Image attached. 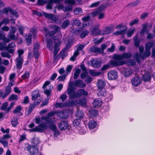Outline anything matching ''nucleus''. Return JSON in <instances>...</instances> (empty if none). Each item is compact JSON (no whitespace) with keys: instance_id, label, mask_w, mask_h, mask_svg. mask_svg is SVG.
I'll return each mask as SVG.
<instances>
[{"instance_id":"3c124183","label":"nucleus","mask_w":155,"mask_h":155,"mask_svg":"<svg viewBox=\"0 0 155 155\" xmlns=\"http://www.w3.org/2000/svg\"><path fill=\"white\" fill-rule=\"evenodd\" d=\"M90 74L93 76H96L100 75L101 74V72L99 71H92L90 72Z\"/></svg>"},{"instance_id":"412c9836","label":"nucleus","mask_w":155,"mask_h":155,"mask_svg":"<svg viewBox=\"0 0 155 155\" xmlns=\"http://www.w3.org/2000/svg\"><path fill=\"white\" fill-rule=\"evenodd\" d=\"M97 124V122L95 121L92 120L89 121L87 125L89 129H93L96 127Z\"/></svg>"},{"instance_id":"72a5a7b5","label":"nucleus","mask_w":155,"mask_h":155,"mask_svg":"<svg viewBox=\"0 0 155 155\" xmlns=\"http://www.w3.org/2000/svg\"><path fill=\"white\" fill-rule=\"evenodd\" d=\"M63 50H61L58 54V55L61 57L62 60L64 59L68 55V53Z\"/></svg>"},{"instance_id":"6e6d98bb","label":"nucleus","mask_w":155,"mask_h":155,"mask_svg":"<svg viewBox=\"0 0 155 155\" xmlns=\"http://www.w3.org/2000/svg\"><path fill=\"white\" fill-rule=\"evenodd\" d=\"M140 44V41L138 38H136L134 40V45L136 47H139Z\"/></svg>"},{"instance_id":"f257e3e1","label":"nucleus","mask_w":155,"mask_h":155,"mask_svg":"<svg viewBox=\"0 0 155 155\" xmlns=\"http://www.w3.org/2000/svg\"><path fill=\"white\" fill-rule=\"evenodd\" d=\"M132 54L130 53H124L121 54H115L113 56L114 60H111L110 63L113 67L123 65L126 63V62L123 60L132 57Z\"/></svg>"},{"instance_id":"79ce46f5","label":"nucleus","mask_w":155,"mask_h":155,"mask_svg":"<svg viewBox=\"0 0 155 155\" xmlns=\"http://www.w3.org/2000/svg\"><path fill=\"white\" fill-rule=\"evenodd\" d=\"M30 77V73L28 71H26L21 76L22 80H21L22 81L24 79L25 80L29 78Z\"/></svg>"},{"instance_id":"4468645a","label":"nucleus","mask_w":155,"mask_h":155,"mask_svg":"<svg viewBox=\"0 0 155 155\" xmlns=\"http://www.w3.org/2000/svg\"><path fill=\"white\" fill-rule=\"evenodd\" d=\"M16 68L17 69L20 70L22 67L23 60L22 58H16Z\"/></svg>"},{"instance_id":"aec40b11","label":"nucleus","mask_w":155,"mask_h":155,"mask_svg":"<svg viewBox=\"0 0 155 155\" xmlns=\"http://www.w3.org/2000/svg\"><path fill=\"white\" fill-rule=\"evenodd\" d=\"M58 114L59 117L61 118L66 119L68 117V113L64 110L59 111L58 112Z\"/></svg>"},{"instance_id":"1a4fd4ad","label":"nucleus","mask_w":155,"mask_h":155,"mask_svg":"<svg viewBox=\"0 0 155 155\" xmlns=\"http://www.w3.org/2000/svg\"><path fill=\"white\" fill-rule=\"evenodd\" d=\"M58 127L60 130H66L69 127V124L66 121H61L59 123Z\"/></svg>"},{"instance_id":"e433bc0d","label":"nucleus","mask_w":155,"mask_h":155,"mask_svg":"<svg viewBox=\"0 0 155 155\" xmlns=\"http://www.w3.org/2000/svg\"><path fill=\"white\" fill-rule=\"evenodd\" d=\"M18 118L17 117H13V120L11 121V124L13 127H16L17 125L18 124Z\"/></svg>"},{"instance_id":"a18cd8bd","label":"nucleus","mask_w":155,"mask_h":155,"mask_svg":"<svg viewBox=\"0 0 155 155\" xmlns=\"http://www.w3.org/2000/svg\"><path fill=\"white\" fill-rule=\"evenodd\" d=\"M81 70L78 68H77L74 74V78L75 79L78 78V76L80 73Z\"/></svg>"},{"instance_id":"9b49d317","label":"nucleus","mask_w":155,"mask_h":155,"mask_svg":"<svg viewBox=\"0 0 155 155\" xmlns=\"http://www.w3.org/2000/svg\"><path fill=\"white\" fill-rule=\"evenodd\" d=\"M142 82L141 79L138 76H136L131 79V83L132 85L135 87L140 85Z\"/></svg>"},{"instance_id":"5701e85b","label":"nucleus","mask_w":155,"mask_h":155,"mask_svg":"<svg viewBox=\"0 0 155 155\" xmlns=\"http://www.w3.org/2000/svg\"><path fill=\"white\" fill-rule=\"evenodd\" d=\"M11 91V87L10 86H6L5 93L2 97V98L4 99L10 93Z\"/></svg>"},{"instance_id":"e2e57ef3","label":"nucleus","mask_w":155,"mask_h":155,"mask_svg":"<svg viewBox=\"0 0 155 155\" xmlns=\"http://www.w3.org/2000/svg\"><path fill=\"white\" fill-rule=\"evenodd\" d=\"M110 67V65L108 64H106L104 65L101 68V71H104L108 68H109Z\"/></svg>"},{"instance_id":"7ed1b4c3","label":"nucleus","mask_w":155,"mask_h":155,"mask_svg":"<svg viewBox=\"0 0 155 155\" xmlns=\"http://www.w3.org/2000/svg\"><path fill=\"white\" fill-rule=\"evenodd\" d=\"M53 39L54 44L53 51V57L54 58H55L60 50L59 47L61 44V41L60 39H59L58 37L56 36L54 37L53 38Z\"/></svg>"},{"instance_id":"c85d7f7f","label":"nucleus","mask_w":155,"mask_h":155,"mask_svg":"<svg viewBox=\"0 0 155 155\" xmlns=\"http://www.w3.org/2000/svg\"><path fill=\"white\" fill-rule=\"evenodd\" d=\"M99 25H97L96 27L94 28L92 30V32L95 34L102 35V31L99 29Z\"/></svg>"},{"instance_id":"13d9d810","label":"nucleus","mask_w":155,"mask_h":155,"mask_svg":"<svg viewBox=\"0 0 155 155\" xmlns=\"http://www.w3.org/2000/svg\"><path fill=\"white\" fill-rule=\"evenodd\" d=\"M115 49V46L114 43H112L111 47L107 49V51L109 52H113Z\"/></svg>"},{"instance_id":"0e129e2a","label":"nucleus","mask_w":155,"mask_h":155,"mask_svg":"<svg viewBox=\"0 0 155 155\" xmlns=\"http://www.w3.org/2000/svg\"><path fill=\"white\" fill-rule=\"evenodd\" d=\"M18 30L20 34L22 35L23 34L24 28L21 26H19L18 27Z\"/></svg>"},{"instance_id":"5fc2aeb1","label":"nucleus","mask_w":155,"mask_h":155,"mask_svg":"<svg viewBox=\"0 0 155 155\" xmlns=\"http://www.w3.org/2000/svg\"><path fill=\"white\" fill-rule=\"evenodd\" d=\"M53 5V3L50 0H49L48 3L46 6V8L47 9H51L52 6Z\"/></svg>"},{"instance_id":"ea45409f","label":"nucleus","mask_w":155,"mask_h":155,"mask_svg":"<svg viewBox=\"0 0 155 155\" xmlns=\"http://www.w3.org/2000/svg\"><path fill=\"white\" fill-rule=\"evenodd\" d=\"M73 123L74 127H80L81 123V120L79 119H76L74 120Z\"/></svg>"},{"instance_id":"774afa93","label":"nucleus","mask_w":155,"mask_h":155,"mask_svg":"<svg viewBox=\"0 0 155 155\" xmlns=\"http://www.w3.org/2000/svg\"><path fill=\"white\" fill-rule=\"evenodd\" d=\"M73 66L71 65H69L67 67L66 70V72L68 73L71 72Z\"/></svg>"},{"instance_id":"49530a36","label":"nucleus","mask_w":155,"mask_h":155,"mask_svg":"<svg viewBox=\"0 0 155 155\" xmlns=\"http://www.w3.org/2000/svg\"><path fill=\"white\" fill-rule=\"evenodd\" d=\"M44 15L45 17L48 19H53V18L54 15L51 14L44 13Z\"/></svg>"},{"instance_id":"09e8293b","label":"nucleus","mask_w":155,"mask_h":155,"mask_svg":"<svg viewBox=\"0 0 155 155\" xmlns=\"http://www.w3.org/2000/svg\"><path fill=\"white\" fill-rule=\"evenodd\" d=\"M18 99L17 96L15 94H12L9 97L8 100L9 101L12 100L17 101Z\"/></svg>"},{"instance_id":"f3484780","label":"nucleus","mask_w":155,"mask_h":155,"mask_svg":"<svg viewBox=\"0 0 155 155\" xmlns=\"http://www.w3.org/2000/svg\"><path fill=\"white\" fill-rule=\"evenodd\" d=\"M15 46V44L14 42H12L9 43L6 47V50L10 54H12L14 50L12 49Z\"/></svg>"},{"instance_id":"39448f33","label":"nucleus","mask_w":155,"mask_h":155,"mask_svg":"<svg viewBox=\"0 0 155 155\" xmlns=\"http://www.w3.org/2000/svg\"><path fill=\"white\" fill-rule=\"evenodd\" d=\"M108 79L110 80H115L118 78L117 72L115 70H110L107 74Z\"/></svg>"},{"instance_id":"f03ea898","label":"nucleus","mask_w":155,"mask_h":155,"mask_svg":"<svg viewBox=\"0 0 155 155\" xmlns=\"http://www.w3.org/2000/svg\"><path fill=\"white\" fill-rule=\"evenodd\" d=\"M75 88L72 85H71L67 89V94L68 95L70 99H74L78 98L82 96H87L88 95V92L84 89H81L78 91V92H76Z\"/></svg>"},{"instance_id":"4c0bfd02","label":"nucleus","mask_w":155,"mask_h":155,"mask_svg":"<svg viewBox=\"0 0 155 155\" xmlns=\"http://www.w3.org/2000/svg\"><path fill=\"white\" fill-rule=\"evenodd\" d=\"M132 74L131 70L130 69H125L124 71V76L125 77H127L130 75Z\"/></svg>"},{"instance_id":"ddd939ff","label":"nucleus","mask_w":155,"mask_h":155,"mask_svg":"<svg viewBox=\"0 0 155 155\" xmlns=\"http://www.w3.org/2000/svg\"><path fill=\"white\" fill-rule=\"evenodd\" d=\"M152 74L149 72H147L142 77L143 79L145 82H150Z\"/></svg>"},{"instance_id":"37998d69","label":"nucleus","mask_w":155,"mask_h":155,"mask_svg":"<svg viewBox=\"0 0 155 155\" xmlns=\"http://www.w3.org/2000/svg\"><path fill=\"white\" fill-rule=\"evenodd\" d=\"M89 112L90 115L92 117L96 116L97 114V110L95 109L90 110Z\"/></svg>"},{"instance_id":"6e6552de","label":"nucleus","mask_w":155,"mask_h":155,"mask_svg":"<svg viewBox=\"0 0 155 155\" xmlns=\"http://www.w3.org/2000/svg\"><path fill=\"white\" fill-rule=\"evenodd\" d=\"M28 151L30 153H32V154L37 153L38 152V150L36 146L35 145L31 146L30 144L28 143L26 147Z\"/></svg>"},{"instance_id":"680f3d73","label":"nucleus","mask_w":155,"mask_h":155,"mask_svg":"<svg viewBox=\"0 0 155 155\" xmlns=\"http://www.w3.org/2000/svg\"><path fill=\"white\" fill-rule=\"evenodd\" d=\"M66 75L64 74L62 75L59 76L58 78V81H64L65 79Z\"/></svg>"},{"instance_id":"58836bf2","label":"nucleus","mask_w":155,"mask_h":155,"mask_svg":"<svg viewBox=\"0 0 155 155\" xmlns=\"http://www.w3.org/2000/svg\"><path fill=\"white\" fill-rule=\"evenodd\" d=\"M91 51L94 53H98L100 52V49L98 47L95 46L91 47L90 48Z\"/></svg>"},{"instance_id":"c9c22d12","label":"nucleus","mask_w":155,"mask_h":155,"mask_svg":"<svg viewBox=\"0 0 155 155\" xmlns=\"http://www.w3.org/2000/svg\"><path fill=\"white\" fill-rule=\"evenodd\" d=\"M154 45L152 42H148L145 45V49L150 50L151 48Z\"/></svg>"},{"instance_id":"c03bdc74","label":"nucleus","mask_w":155,"mask_h":155,"mask_svg":"<svg viewBox=\"0 0 155 155\" xmlns=\"http://www.w3.org/2000/svg\"><path fill=\"white\" fill-rule=\"evenodd\" d=\"M70 24V21L69 20H65L63 22L61 28L63 29H65Z\"/></svg>"},{"instance_id":"de8ad7c7","label":"nucleus","mask_w":155,"mask_h":155,"mask_svg":"<svg viewBox=\"0 0 155 155\" xmlns=\"http://www.w3.org/2000/svg\"><path fill=\"white\" fill-rule=\"evenodd\" d=\"M89 31L86 30L83 31L80 35V37L82 38H84L89 34Z\"/></svg>"},{"instance_id":"f704fd0d","label":"nucleus","mask_w":155,"mask_h":155,"mask_svg":"<svg viewBox=\"0 0 155 155\" xmlns=\"http://www.w3.org/2000/svg\"><path fill=\"white\" fill-rule=\"evenodd\" d=\"M84 114L81 111H78L76 114V116L78 119L81 120L83 118L84 116Z\"/></svg>"},{"instance_id":"9d476101","label":"nucleus","mask_w":155,"mask_h":155,"mask_svg":"<svg viewBox=\"0 0 155 155\" xmlns=\"http://www.w3.org/2000/svg\"><path fill=\"white\" fill-rule=\"evenodd\" d=\"M39 48V44L38 43L35 44L33 48V54L35 59L38 60L39 58L38 49Z\"/></svg>"},{"instance_id":"473e14b6","label":"nucleus","mask_w":155,"mask_h":155,"mask_svg":"<svg viewBox=\"0 0 155 155\" xmlns=\"http://www.w3.org/2000/svg\"><path fill=\"white\" fill-rule=\"evenodd\" d=\"M8 104L7 102H5L2 104L1 106L0 109L2 110H4L6 113H8L9 112L8 111L7 106H8Z\"/></svg>"},{"instance_id":"b1692460","label":"nucleus","mask_w":155,"mask_h":155,"mask_svg":"<svg viewBox=\"0 0 155 155\" xmlns=\"http://www.w3.org/2000/svg\"><path fill=\"white\" fill-rule=\"evenodd\" d=\"M46 47L48 49L52 51L53 49V44L52 41L50 39L47 40Z\"/></svg>"},{"instance_id":"7c9ffc66","label":"nucleus","mask_w":155,"mask_h":155,"mask_svg":"<svg viewBox=\"0 0 155 155\" xmlns=\"http://www.w3.org/2000/svg\"><path fill=\"white\" fill-rule=\"evenodd\" d=\"M126 29L127 28H125L123 29L122 30L121 29L120 31H117L114 32L113 34L116 36L119 35H124L125 34Z\"/></svg>"},{"instance_id":"2f4dec72","label":"nucleus","mask_w":155,"mask_h":155,"mask_svg":"<svg viewBox=\"0 0 155 155\" xmlns=\"http://www.w3.org/2000/svg\"><path fill=\"white\" fill-rule=\"evenodd\" d=\"M112 32V29L110 27H107L103 29V32L102 35H106L110 34Z\"/></svg>"},{"instance_id":"bf43d9fd","label":"nucleus","mask_w":155,"mask_h":155,"mask_svg":"<svg viewBox=\"0 0 155 155\" xmlns=\"http://www.w3.org/2000/svg\"><path fill=\"white\" fill-rule=\"evenodd\" d=\"M2 56L3 57H6L9 58L11 57V55L8 53L6 52H2L1 53Z\"/></svg>"},{"instance_id":"a878e982","label":"nucleus","mask_w":155,"mask_h":155,"mask_svg":"<svg viewBox=\"0 0 155 155\" xmlns=\"http://www.w3.org/2000/svg\"><path fill=\"white\" fill-rule=\"evenodd\" d=\"M36 106L35 101L33 103L31 104L29 106L28 110L27 112V115H29Z\"/></svg>"},{"instance_id":"cd10ccee","label":"nucleus","mask_w":155,"mask_h":155,"mask_svg":"<svg viewBox=\"0 0 155 155\" xmlns=\"http://www.w3.org/2000/svg\"><path fill=\"white\" fill-rule=\"evenodd\" d=\"M91 64L94 67L98 68L100 67L101 62L97 59H94L92 61Z\"/></svg>"},{"instance_id":"423d86ee","label":"nucleus","mask_w":155,"mask_h":155,"mask_svg":"<svg viewBox=\"0 0 155 155\" xmlns=\"http://www.w3.org/2000/svg\"><path fill=\"white\" fill-rule=\"evenodd\" d=\"M47 124L46 122H42L39 125L38 127H36L32 130V131L42 132L45 130H46L48 128Z\"/></svg>"},{"instance_id":"69168bd1","label":"nucleus","mask_w":155,"mask_h":155,"mask_svg":"<svg viewBox=\"0 0 155 155\" xmlns=\"http://www.w3.org/2000/svg\"><path fill=\"white\" fill-rule=\"evenodd\" d=\"M74 12L75 14L78 15L82 12V10L81 8H77L74 10Z\"/></svg>"},{"instance_id":"20e7f679","label":"nucleus","mask_w":155,"mask_h":155,"mask_svg":"<svg viewBox=\"0 0 155 155\" xmlns=\"http://www.w3.org/2000/svg\"><path fill=\"white\" fill-rule=\"evenodd\" d=\"M10 12L11 16L13 17L17 18L18 17V13L15 10L11 8L10 7L5 8L0 12V17L3 14H7L8 12Z\"/></svg>"},{"instance_id":"bb28decb","label":"nucleus","mask_w":155,"mask_h":155,"mask_svg":"<svg viewBox=\"0 0 155 155\" xmlns=\"http://www.w3.org/2000/svg\"><path fill=\"white\" fill-rule=\"evenodd\" d=\"M98 92L97 93V95L101 97H105L106 95L107 91L105 89H97Z\"/></svg>"},{"instance_id":"a19ab883","label":"nucleus","mask_w":155,"mask_h":155,"mask_svg":"<svg viewBox=\"0 0 155 155\" xmlns=\"http://www.w3.org/2000/svg\"><path fill=\"white\" fill-rule=\"evenodd\" d=\"M77 105V99L75 100H71L69 101L68 103L66 104L67 106L72 107L74 105Z\"/></svg>"},{"instance_id":"f8f14e48","label":"nucleus","mask_w":155,"mask_h":155,"mask_svg":"<svg viewBox=\"0 0 155 155\" xmlns=\"http://www.w3.org/2000/svg\"><path fill=\"white\" fill-rule=\"evenodd\" d=\"M102 104V100L99 98L95 99L93 102V104L94 107L98 108L100 107Z\"/></svg>"},{"instance_id":"6ab92c4d","label":"nucleus","mask_w":155,"mask_h":155,"mask_svg":"<svg viewBox=\"0 0 155 155\" xmlns=\"http://www.w3.org/2000/svg\"><path fill=\"white\" fill-rule=\"evenodd\" d=\"M106 85V83L104 81L99 80L97 82V89H105L104 87Z\"/></svg>"},{"instance_id":"4be33fe9","label":"nucleus","mask_w":155,"mask_h":155,"mask_svg":"<svg viewBox=\"0 0 155 155\" xmlns=\"http://www.w3.org/2000/svg\"><path fill=\"white\" fill-rule=\"evenodd\" d=\"M31 96L32 100L33 101H35L38 98L40 97V95L39 94L38 91H34L32 93Z\"/></svg>"},{"instance_id":"2eb2a0df","label":"nucleus","mask_w":155,"mask_h":155,"mask_svg":"<svg viewBox=\"0 0 155 155\" xmlns=\"http://www.w3.org/2000/svg\"><path fill=\"white\" fill-rule=\"evenodd\" d=\"M74 85L76 87L83 88L86 86V84L83 81L81 80H78L75 81Z\"/></svg>"},{"instance_id":"a211bd4d","label":"nucleus","mask_w":155,"mask_h":155,"mask_svg":"<svg viewBox=\"0 0 155 155\" xmlns=\"http://www.w3.org/2000/svg\"><path fill=\"white\" fill-rule=\"evenodd\" d=\"M77 105L79 104L82 107H87V101L86 98L84 97L82 99H77Z\"/></svg>"},{"instance_id":"052dcab7","label":"nucleus","mask_w":155,"mask_h":155,"mask_svg":"<svg viewBox=\"0 0 155 155\" xmlns=\"http://www.w3.org/2000/svg\"><path fill=\"white\" fill-rule=\"evenodd\" d=\"M52 27L53 28V30L56 33L58 32L59 31V27L57 25H52Z\"/></svg>"},{"instance_id":"338daca9","label":"nucleus","mask_w":155,"mask_h":155,"mask_svg":"<svg viewBox=\"0 0 155 155\" xmlns=\"http://www.w3.org/2000/svg\"><path fill=\"white\" fill-rule=\"evenodd\" d=\"M18 58H22L21 55L24 53V51L23 50H18Z\"/></svg>"},{"instance_id":"8fccbe9b","label":"nucleus","mask_w":155,"mask_h":155,"mask_svg":"<svg viewBox=\"0 0 155 155\" xmlns=\"http://www.w3.org/2000/svg\"><path fill=\"white\" fill-rule=\"evenodd\" d=\"M22 110L21 107L20 105H18L13 110V112L14 114L17 113H19Z\"/></svg>"},{"instance_id":"603ef678","label":"nucleus","mask_w":155,"mask_h":155,"mask_svg":"<svg viewBox=\"0 0 155 155\" xmlns=\"http://www.w3.org/2000/svg\"><path fill=\"white\" fill-rule=\"evenodd\" d=\"M3 140L0 138V143L3 145L4 147H7L8 145V141L5 140Z\"/></svg>"},{"instance_id":"393cba45","label":"nucleus","mask_w":155,"mask_h":155,"mask_svg":"<svg viewBox=\"0 0 155 155\" xmlns=\"http://www.w3.org/2000/svg\"><path fill=\"white\" fill-rule=\"evenodd\" d=\"M150 54V50L145 49V51L141 56V58L143 60H144L146 58L149 57Z\"/></svg>"},{"instance_id":"dca6fc26","label":"nucleus","mask_w":155,"mask_h":155,"mask_svg":"<svg viewBox=\"0 0 155 155\" xmlns=\"http://www.w3.org/2000/svg\"><path fill=\"white\" fill-rule=\"evenodd\" d=\"M15 28L13 26H12L8 34L9 37L10 39H15Z\"/></svg>"},{"instance_id":"0eeeda50","label":"nucleus","mask_w":155,"mask_h":155,"mask_svg":"<svg viewBox=\"0 0 155 155\" xmlns=\"http://www.w3.org/2000/svg\"><path fill=\"white\" fill-rule=\"evenodd\" d=\"M41 119L45 120L46 122L49 124V128L51 130L54 131L57 130V127L56 125L53 123L51 120L48 117H42Z\"/></svg>"},{"instance_id":"c756f323","label":"nucleus","mask_w":155,"mask_h":155,"mask_svg":"<svg viewBox=\"0 0 155 155\" xmlns=\"http://www.w3.org/2000/svg\"><path fill=\"white\" fill-rule=\"evenodd\" d=\"M39 139L37 137H33L31 140V143L32 145L37 146L40 143Z\"/></svg>"},{"instance_id":"864d4df0","label":"nucleus","mask_w":155,"mask_h":155,"mask_svg":"<svg viewBox=\"0 0 155 155\" xmlns=\"http://www.w3.org/2000/svg\"><path fill=\"white\" fill-rule=\"evenodd\" d=\"M6 43H0V50L2 51L3 50H6Z\"/></svg>"},{"instance_id":"4d7b16f0","label":"nucleus","mask_w":155,"mask_h":155,"mask_svg":"<svg viewBox=\"0 0 155 155\" xmlns=\"http://www.w3.org/2000/svg\"><path fill=\"white\" fill-rule=\"evenodd\" d=\"M100 13V10L99 9H98L95 11L93 12L90 13V15H91V16L94 17L96 15H97L98 14H99Z\"/></svg>"}]
</instances>
